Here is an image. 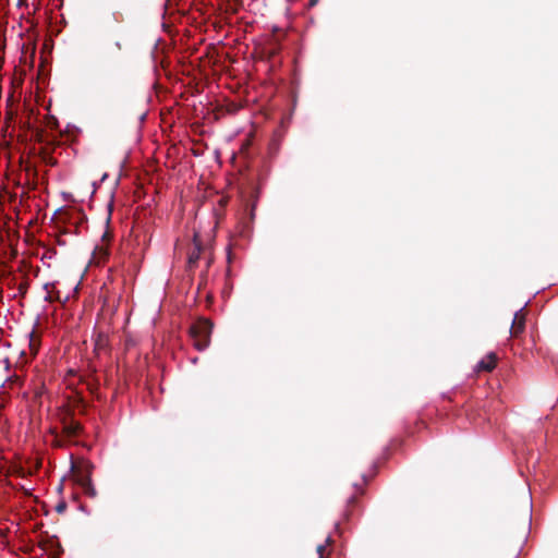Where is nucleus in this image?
Instances as JSON below:
<instances>
[{"label": "nucleus", "mask_w": 558, "mask_h": 558, "mask_svg": "<svg viewBox=\"0 0 558 558\" xmlns=\"http://www.w3.org/2000/svg\"><path fill=\"white\" fill-rule=\"evenodd\" d=\"M213 323L207 318H199L190 326V336L195 349L203 351L210 343Z\"/></svg>", "instance_id": "f257e3e1"}, {"label": "nucleus", "mask_w": 558, "mask_h": 558, "mask_svg": "<svg viewBox=\"0 0 558 558\" xmlns=\"http://www.w3.org/2000/svg\"><path fill=\"white\" fill-rule=\"evenodd\" d=\"M59 422L62 426L63 436L69 440H73L80 437L83 432V425L74 420V413L71 409H59L58 413Z\"/></svg>", "instance_id": "f03ea898"}, {"label": "nucleus", "mask_w": 558, "mask_h": 558, "mask_svg": "<svg viewBox=\"0 0 558 558\" xmlns=\"http://www.w3.org/2000/svg\"><path fill=\"white\" fill-rule=\"evenodd\" d=\"M526 313L524 308H520L514 313L513 320L510 327V336L512 338H519L525 330Z\"/></svg>", "instance_id": "7ed1b4c3"}, {"label": "nucleus", "mask_w": 558, "mask_h": 558, "mask_svg": "<svg viewBox=\"0 0 558 558\" xmlns=\"http://www.w3.org/2000/svg\"><path fill=\"white\" fill-rule=\"evenodd\" d=\"M193 244H194V247L189 253V257H187V270H190V271H193L196 268L197 263H198L202 252H203V244H202V241L199 240L198 233H194Z\"/></svg>", "instance_id": "20e7f679"}, {"label": "nucleus", "mask_w": 558, "mask_h": 558, "mask_svg": "<svg viewBox=\"0 0 558 558\" xmlns=\"http://www.w3.org/2000/svg\"><path fill=\"white\" fill-rule=\"evenodd\" d=\"M87 405L88 404L86 403L84 398L76 392L73 396L68 397V403L63 405L61 409H71L73 410L74 414L77 410L81 414H85Z\"/></svg>", "instance_id": "39448f33"}, {"label": "nucleus", "mask_w": 558, "mask_h": 558, "mask_svg": "<svg viewBox=\"0 0 558 558\" xmlns=\"http://www.w3.org/2000/svg\"><path fill=\"white\" fill-rule=\"evenodd\" d=\"M74 481L77 485L84 486L86 482H90L92 465L85 464L84 466H72Z\"/></svg>", "instance_id": "423d86ee"}, {"label": "nucleus", "mask_w": 558, "mask_h": 558, "mask_svg": "<svg viewBox=\"0 0 558 558\" xmlns=\"http://www.w3.org/2000/svg\"><path fill=\"white\" fill-rule=\"evenodd\" d=\"M497 355L494 352L488 353L476 365V372H492L497 365Z\"/></svg>", "instance_id": "0eeeda50"}, {"label": "nucleus", "mask_w": 558, "mask_h": 558, "mask_svg": "<svg viewBox=\"0 0 558 558\" xmlns=\"http://www.w3.org/2000/svg\"><path fill=\"white\" fill-rule=\"evenodd\" d=\"M109 347L108 336L105 333H98L95 338L94 352L97 356H100L101 353H107Z\"/></svg>", "instance_id": "6e6552de"}, {"label": "nucleus", "mask_w": 558, "mask_h": 558, "mask_svg": "<svg viewBox=\"0 0 558 558\" xmlns=\"http://www.w3.org/2000/svg\"><path fill=\"white\" fill-rule=\"evenodd\" d=\"M51 434L53 435L52 445L54 447L62 448L70 441L65 436H63L62 432L59 434L56 429H51Z\"/></svg>", "instance_id": "1a4fd4ad"}, {"label": "nucleus", "mask_w": 558, "mask_h": 558, "mask_svg": "<svg viewBox=\"0 0 558 558\" xmlns=\"http://www.w3.org/2000/svg\"><path fill=\"white\" fill-rule=\"evenodd\" d=\"M83 493L88 496L89 498H95L97 496V490L96 488L94 487L92 481L90 482H86V484L84 486H81Z\"/></svg>", "instance_id": "9d476101"}, {"label": "nucleus", "mask_w": 558, "mask_h": 558, "mask_svg": "<svg viewBox=\"0 0 558 558\" xmlns=\"http://www.w3.org/2000/svg\"><path fill=\"white\" fill-rule=\"evenodd\" d=\"M355 487H356V489H357V490H356V493H355V494H353V495L348 499V508L353 507V506L357 502V498H359L357 494H360V495H363V494H364V490H363V488H362V487H360V486H357V485H355Z\"/></svg>", "instance_id": "9b49d317"}, {"label": "nucleus", "mask_w": 558, "mask_h": 558, "mask_svg": "<svg viewBox=\"0 0 558 558\" xmlns=\"http://www.w3.org/2000/svg\"><path fill=\"white\" fill-rule=\"evenodd\" d=\"M17 291L21 296H24L27 293L29 282L27 278H24L20 283H17Z\"/></svg>", "instance_id": "f8f14e48"}, {"label": "nucleus", "mask_w": 558, "mask_h": 558, "mask_svg": "<svg viewBox=\"0 0 558 558\" xmlns=\"http://www.w3.org/2000/svg\"><path fill=\"white\" fill-rule=\"evenodd\" d=\"M45 300L50 303H52L54 301H59L60 300L59 291H57L56 293L48 291L47 295L45 296Z\"/></svg>", "instance_id": "ddd939ff"}, {"label": "nucleus", "mask_w": 558, "mask_h": 558, "mask_svg": "<svg viewBox=\"0 0 558 558\" xmlns=\"http://www.w3.org/2000/svg\"><path fill=\"white\" fill-rule=\"evenodd\" d=\"M240 106L235 102H231L227 106V112L230 114H234L240 110Z\"/></svg>", "instance_id": "4468645a"}, {"label": "nucleus", "mask_w": 558, "mask_h": 558, "mask_svg": "<svg viewBox=\"0 0 558 558\" xmlns=\"http://www.w3.org/2000/svg\"><path fill=\"white\" fill-rule=\"evenodd\" d=\"M121 50H122V45H121V43H120V41H116V43H114V51H110V52H109V53H110V57H111L112 59L117 58V57H118V56H117V54H118V52H119V51H121Z\"/></svg>", "instance_id": "2eb2a0df"}, {"label": "nucleus", "mask_w": 558, "mask_h": 558, "mask_svg": "<svg viewBox=\"0 0 558 558\" xmlns=\"http://www.w3.org/2000/svg\"><path fill=\"white\" fill-rule=\"evenodd\" d=\"M43 159L46 163L53 166L56 163V160L48 155L46 151L43 153Z\"/></svg>", "instance_id": "dca6fc26"}, {"label": "nucleus", "mask_w": 558, "mask_h": 558, "mask_svg": "<svg viewBox=\"0 0 558 558\" xmlns=\"http://www.w3.org/2000/svg\"><path fill=\"white\" fill-rule=\"evenodd\" d=\"M257 194H258V191H257V190H255V191H254V195H253V196H254V203H253L252 208H251V211H250V217H251V219H254V210H255V203H256V201H257Z\"/></svg>", "instance_id": "f3484780"}, {"label": "nucleus", "mask_w": 558, "mask_h": 558, "mask_svg": "<svg viewBox=\"0 0 558 558\" xmlns=\"http://www.w3.org/2000/svg\"><path fill=\"white\" fill-rule=\"evenodd\" d=\"M65 510H66V504H65L64 501L59 502V504L56 506V511H57L58 513H63Z\"/></svg>", "instance_id": "a211bd4d"}, {"label": "nucleus", "mask_w": 558, "mask_h": 558, "mask_svg": "<svg viewBox=\"0 0 558 558\" xmlns=\"http://www.w3.org/2000/svg\"><path fill=\"white\" fill-rule=\"evenodd\" d=\"M316 550H317V554H318V558H324V553L326 550V545H324V544L318 545Z\"/></svg>", "instance_id": "6ab92c4d"}, {"label": "nucleus", "mask_w": 558, "mask_h": 558, "mask_svg": "<svg viewBox=\"0 0 558 558\" xmlns=\"http://www.w3.org/2000/svg\"><path fill=\"white\" fill-rule=\"evenodd\" d=\"M8 286L9 287L17 286L16 278L15 277L10 278L9 282H8Z\"/></svg>", "instance_id": "aec40b11"}, {"label": "nucleus", "mask_w": 558, "mask_h": 558, "mask_svg": "<svg viewBox=\"0 0 558 558\" xmlns=\"http://www.w3.org/2000/svg\"><path fill=\"white\" fill-rule=\"evenodd\" d=\"M36 141L37 142H43V131H37L36 132Z\"/></svg>", "instance_id": "412c9836"}, {"label": "nucleus", "mask_w": 558, "mask_h": 558, "mask_svg": "<svg viewBox=\"0 0 558 558\" xmlns=\"http://www.w3.org/2000/svg\"><path fill=\"white\" fill-rule=\"evenodd\" d=\"M317 2H318V0H308V5L314 7L317 4Z\"/></svg>", "instance_id": "4be33fe9"}, {"label": "nucleus", "mask_w": 558, "mask_h": 558, "mask_svg": "<svg viewBox=\"0 0 558 558\" xmlns=\"http://www.w3.org/2000/svg\"><path fill=\"white\" fill-rule=\"evenodd\" d=\"M331 542H332L331 537H330V536H329V537H327V539H326V545L331 544Z\"/></svg>", "instance_id": "5701e85b"}, {"label": "nucleus", "mask_w": 558, "mask_h": 558, "mask_svg": "<svg viewBox=\"0 0 558 558\" xmlns=\"http://www.w3.org/2000/svg\"><path fill=\"white\" fill-rule=\"evenodd\" d=\"M88 389L90 390V392L94 393V387L92 385L88 384Z\"/></svg>", "instance_id": "b1692460"}, {"label": "nucleus", "mask_w": 558, "mask_h": 558, "mask_svg": "<svg viewBox=\"0 0 558 558\" xmlns=\"http://www.w3.org/2000/svg\"><path fill=\"white\" fill-rule=\"evenodd\" d=\"M204 282H205V280H203V281L199 283V286H198V290H199L201 288H203V283H204Z\"/></svg>", "instance_id": "393cba45"}]
</instances>
